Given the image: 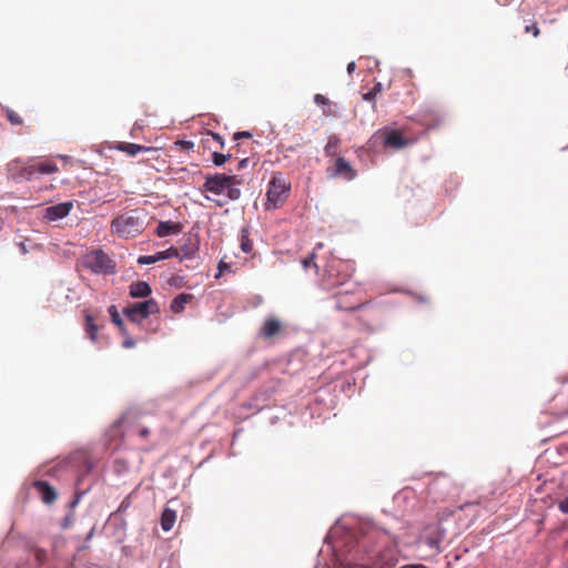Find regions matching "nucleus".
<instances>
[{
    "instance_id": "nucleus-1",
    "label": "nucleus",
    "mask_w": 568,
    "mask_h": 568,
    "mask_svg": "<svg viewBox=\"0 0 568 568\" xmlns=\"http://www.w3.org/2000/svg\"><path fill=\"white\" fill-rule=\"evenodd\" d=\"M339 519L325 536L333 551L335 568H395V546L388 545V532L371 523L339 527Z\"/></svg>"
},
{
    "instance_id": "nucleus-2",
    "label": "nucleus",
    "mask_w": 568,
    "mask_h": 568,
    "mask_svg": "<svg viewBox=\"0 0 568 568\" xmlns=\"http://www.w3.org/2000/svg\"><path fill=\"white\" fill-rule=\"evenodd\" d=\"M426 501L442 503L458 494V487L454 480L446 474H438L435 477H429L425 489Z\"/></svg>"
},
{
    "instance_id": "nucleus-3",
    "label": "nucleus",
    "mask_w": 568,
    "mask_h": 568,
    "mask_svg": "<svg viewBox=\"0 0 568 568\" xmlns=\"http://www.w3.org/2000/svg\"><path fill=\"white\" fill-rule=\"evenodd\" d=\"M145 214L140 210H130L112 221V231L120 237H135L144 231Z\"/></svg>"
},
{
    "instance_id": "nucleus-4",
    "label": "nucleus",
    "mask_w": 568,
    "mask_h": 568,
    "mask_svg": "<svg viewBox=\"0 0 568 568\" xmlns=\"http://www.w3.org/2000/svg\"><path fill=\"white\" fill-rule=\"evenodd\" d=\"M290 192V181L282 172H275L267 185L265 209L273 211L282 206Z\"/></svg>"
},
{
    "instance_id": "nucleus-5",
    "label": "nucleus",
    "mask_w": 568,
    "mask_h": 568,
    "mask_svg": "<svg viewBox=\"0 0 568 568\" xmlns=\"http://www.w3.org/2000/svg\"><path fill=\"white\" fill-rule=\"evenodd\" d=\"M447 537V528L445 520L439 519L437 523L426 525L419 532L417 542L420 547H426L434 554H439L443 549L442 542Z\"/></svg>"
},
{
    "instance_id": "nucleus-6",
    "label": "nucleus",
    "mask_w": 568,
    "mask_h": 568,
    "mask_svg": "<svg viewBox=\"0 0 568 568\" xmlns=\"http://www.w3.org/2000/svg\"><path fill=\"white\" fill-rule=\"evenodd\" d=\"M82 264L93 274L112 275L116 273L115 262L102 248L87 253L82 258Z\"/></svg>"
},
{
    "instance_id": "nucleus-7",
    "label": "nucleus",
    "mask_w": 568,
    "mask_h": 568,
    "mask_svg": "<svg viewBox=\"0 0 568 568\" xmlns=\"http://www.w3.org/2000/svg\"><path fill=\"white\" fill-rule=\"evenodd\" d=\"M122 313L130 322L140 324L150 315L160 313V305L153 297H150L124 307Z\"/></svg>"
},
{
    "instance_id": "nucleus-8",
    "label": "nucleus",
    "mask_w": 568,
    "mask_h": 568,
    "mask_svg": "<svg viewBox=\"0 0 568 568\" xmlns=\"http://www.w3.org/2000/svg\"><path fill=\"white\" fill-rule=\"evenodd\" d=\"M418 488L406 486L394 495V503L403 514L414 513L420 506Z\"/></svg>"
},
{
    "instance_id": "nucleus-9",
    "label": "nucleus",
    "mask_w": 568,
    "mask_h": 568,
    "mask_svg": "<svg viewBox=\"0 0 568 568\" xmlns=\"http://www.w3.org/2000/svg\"><path fill=\"white\" fill-rule=\"evenodd\" d=\"M276 389L274 386H266L258 389L248 400L242 403L239 407L240 413L244 410H252L251 415H255L258 412L267 407V403L274 396Z\"/></svg>"
},
{
    "instance_id": "nucleus-10",
    "label": "nucleus",
    "mask_w": 568,
    "mask_h": 568,
    "mask_svg": "<svg viewBox=\"0 0 568 568\" xmlns=\"http://www.w3.org/2000/svg\"><path fill=\"white\" fill-rule=\"evenodd\" d=\"M229 181L226 174L215 173L205 178L204 184L200 187L201 192H210L214 195H222L224 192L227 193Z\"/></svg>"
},
{
    "instance_id": "nucleus-11",
    "label": "nucleus",
    "mask_w": 568,
    "mask_h": 568,
    "mask_svg": "<svg viewBox=\"0 0 568 568\" xmlns=\"http://www.w3.org/2000/svg\"><path fill=\"white\" fill-rule=\"evenodd\" d=\"M72 207L73 203L71 201L50 205L44 209L43 217L50 222L60 221L69 215Z\"/></svg>"
},
{
    "instance_id": "nucleus-12",
    "label": "nucleus",
    "mask_w": 568,
    "mask_h": 568,
    "mask_svg": "<svg viewBox=\"0 0 568 568\" xmlns=\"http://www.w3.org/2000/svg\"><path fill=\"white\" fill-rule=\"evenodd\" d=\"M179 256V250L174 246H170L164 251H159L152 255H140L136 260L139 265H151L160 261H164L172 257Z\"/></svg>"
},
{
    "instance_id": "nucleus-13",
    "label": "nucleus",
    "mask_w": 568,
    "mask_h": 568,
    "mask_svg": "<svg viewBox=\"0 0 568 568\" xmlns=\"http://www.w3.org/2000/svg\"><path fill=\"white\" fill-rule=\"evenodd\" d=\"M313 400L325 408H333L336 403V397L332 394V386L326 385L316 389L313 395Z\"/></svg>"
},
{
    "instance_id": "nucleus-14",
    "label": "nucleus",
    "mask_w": 568,
    "mask_h": 568,
    "mask_svg": "<svg viewBox=\"0 0 568 568\" xmlns=\"http://www.w3.org/2000/svg\"><path fill=\"white\" fill-rule=\"evenodd\" d=\"M200 241L197 235H192L191 233L186 235L184 243L181 246L182 255L179 254L180 261L190 260L194 257L195 253L199 251Z\"/></svg>"
},
{
    "instance_id": "nucleus-15",
    "label": "nucleus",
    "mask_w": 568,
    "mask_h": 568,
    "mask_svg": "<svg viewBox=\"0 0 568 568\" xmlns=\"http://www.w3.org/2000/svg\"><path fill=\"white\" fill-rule=\"evenodd\" d=\"M182 230H183L182 223L173 222V221L169 220V221H160L155 229V233L159 237H166L170 235H178L182 232Z\"/></svg>"
},
{
    "instance_id": "nucleus-16",
    "label": "nucleus",
    "mask_w": 568,
    "mask_h": 568,
    "mask_svg": "<svg viewBox=\"0 0 568 568\" xmlns=\"http://www.w3.org/2000/svg\"><path fill=\"white\" fill-rule=\"evenodd\" d=\"M335 175L343 176L346 181H353L357 176V172L351 163L343 156L335 160Z\"/></svg>"
},
{
    "instance_id": "nucleus-17",
    "label": "nucleus",
    "mask_w": 568,
    "mask_h": 568,
    "mask_svg": "<svg viewBox=\"0 0 568 568\" xmlns=\"http://www.w3.org/2000/svg\"><path fill=\"white\" fill-rule=\"evenodd\" d=\"M33 485L41 495V499L44 504H51L57 499V491L48 481L36 480Z\"/></svg>"
},
{
    "instance_id": "nucleus-18",
    "label": "nucleus",
    "mask_w": 568,
    "mask_h": 568,
    "mask_svg": "<svg viewBox=\"0 0 568 568\" xmlns=\"http://www.w3.org/2000/svg\"><path fill=\"white\" fill-rule=\"evenodd\" d=\"M384 144L396 150L403 149L409 144V140L404 138L399 131L390 130L386 132Z\"/></svg>"
},
{
    "instance_id": "nucleus-19",
    "label": "nucleus",
    "mask_w": 568,
    "mask_h": 568,
    "mask_svg": "<svg viewBox=\"0 0 568 568\" xmlns=\"http://www.w3.org/2000/svg\"><path fill=\"white\" fill-rule=\"evenodd\" d=\"M129 294L132 298H146L152 294V287L146 281L133 282L129 286Z\"/></svg>"
},
{
    "instance_id": "nucleus-20",
    "label": "nucleus",
    "mask_w": 568,
    "mask_h": 568,
    "mask_svg": "<svg viewBox=\"0 0 568 568\" xmlns=\"http://www.w3.org/2000/svg\"><path fill=\"white\" fill-rule=\"evenodd\" d=\"M280 328L281 322L274 317H268L260 328V335L264 338H271L280 331Z\"/></svg>"
},
{
    "instance_id": "nucleus-21",
    "label": "nucleus",
    "mask_w": 568,
    "mask_h": 568,
    "mask_svg": "<svg viewBox=\"0 0 568 568\" xmlns=\"http://www.w3.org/2000/svg\"><path fill=\"white\" fill-rule=\"evenodd\" d=\"M118 151L128 153L131 156H134L141 152H150L154 150L151 146H144L136 143H130V142H120L116 148Z\"/></svg>"
},
{
    "instance_id": "nucleus-22",
    "label": "nucleus",
    "mask_w": 568,
    "mask_h": 568,
    "mask_svg": "<svg viewBox=\"0 0 568 568\" xmlns=\"http://www.w3.org/2000/svg\"><path fill=\"white\" fill-rule=\"evenodd\" d=\"M347 298H348V296L346 294L335 296L334 307L336 310L346 311V312H354V311H358L364 307V304H362V303H359V304L348 303L346 301Z\"/></svg>"
},
{
    "instance_id": "nucleus-23",
    "label": "nucleus",
    "mask_w": 568,
    "mask_h": 568,
    "mask_svg": "<svg viewBox=\"0 0 568 568\" xmlns=\"http://www.w3.org/2000/svg\"><path fill=\"white\" fill-rule=\"evenodd\" d=\"M230 179L229 181V190H227V201H237L241 197V189L239 185L241 184V180L237 175H226Z\"/></svg>"
},
{
    "instance_id": "nucleus-24",
    "label": "nucleus",
    "mask_w": 568,
    "mask_h": 568,
    "mask_svg": "<svg viewBox=\"0 0 568 568\" xmlns=\"http://www.w3.org/2000/svg\"><path fill=\"white\" fill-rule=\"evenodd\" d=\"M108 313L111 317V322L118 327L121 335L128 336V328H126L124 321L122 320L116 306L110 305L108 307Z\"/></svg>"
},
{
    "instance_id": "nucleus-25",
    "label": "nucleus",
    "mask_w": 568,
    "mask_h": 568,
    "mask_svg": "<svg viewBox=\"0 0 568 568\" xmlns=\"http://www.w3.org/2000/svg\"><path fill=\"white\" fill-rule=\"evenodd\" d=\"M176 520V513L175 510L169 508V507H165L161 514V528L163 531H170L173 526H174V523Z\"/></svg>"
},
{
    "instance_id": "nucleus-26",
    "label": "nucleus",
    "mask_w": 568,
    "mask_h": 568,
    "mask_svg": "<svg viewBox=\"0 0 568 568\" xmlns=\"http://www.w3.org/2000/svg\"><path fill=\"white\" fill-rule=\"evenodd\" d=\"M193 297L192 294L181 293L175 296L170 305V308L173 313L179 314L182 313L185 308V304Z\"/></svg>"
},
{
    "instance_id": "nucleus-27",
    "label": "nucleus",
    "mask_w": 568,
    "mask_h": 568,
    "mask_svg": "<svg viewBox=\"0 0 568 568\" xmlns=\"http://www.w3.org/2000/svg\"><path fill=\"white\" fill-rule=\"evenodd\" d=\"M94 467L95 464L90 458L84 457L78 468L79 475L77 485H79L83 480V478L94 469Z\"/></svg>"
},
{
    "instance_id": "nucleus-28",
    "label": "nucleus",
    "mask_w": 568,
    "mask_h": 568,
    "mask_svg": "<svg viewBox=\"0 0 568 568\" xmlns=\"http://www.w3.org/2000/svg\"><path fill=\"white\" fill-rule=\"evenodd\" d=\"M85 329L92 342L97 341L98 336V325L94 322V317L90 313H85Z\"/></svg>"
},
{
    "instance_id": "nucleus-29",
    "label": "nucleus",
    "mask_w": 568,
    "mask_h": 568,
    "mask_svg": "<svg viewBox=\"0 0 568 568\" xmlns=\"http://www.w3.org/2000/svg\"><path fill=\"white\" fill-rule=\"evenodd\" d=\"M383 91V84L382 82H376L373 88L363 94V100L371 102L373 106L376 105V95L377 93Z\"/></svg>"
},
{
    "instance_id": "nucleus-30",
    "label": "nucleus",
    "mask_w": 568,
    "mask_h": 568,
    "mask_svg": "<svg viewBox=\"0 0 568 568\" xmlns=\"http://www.w3.org/2000/svg\"><path fill=\"white\" fill-rule=\"evenodd\" d=\"M32 169L40 174H51L58 171V166L53 162H42L32 166Z\"/></svg>"
},
{
    "instance_id": "nucleus-31",
    "label": "nucleus",
    "mask_w": 568,
    "mask_h": 568,
    "mask_svg": "<svg viewBox=\"0 0 568 568\" xmlns=\"http://www.w3.org/2000/svg\"><path fill=\"white\" fill-rule=\"evenodd\" d=\"M240 240H241V250L244 253H251L253 250V244H252V241L250 240L248 231L246 229L241 230Z\"/></svg>"
},
{
    "instance_id": "nucleus-32",
    "label": "nucleus",
    "mask_w": 568,
    "mask_h": 568,
    "mask_svg": "<svg viewBox=\"0 0 568 568\" xmlns=\"http://www.w3.org/2000/svg\"><path fill=\"white\" fill-rule=\"evenodd\" d=\"M70 465V459L69 458H65L59 463H57L55 465L51 466L48 470H45V474L49 475V476H58V474L63 470V469H67Z\"/></svg>"
},
{
    "instance_id": "nucleus-33",
    "label": "nucleus",
    "mask_w": 568,
    "mask_h": 568,
    "mask_svg": "<svg viewBox=\"0 0 568 568\" xmlns=\"http://www.w3.org/2000/svg\"><path fill=\"white\" fill-rule=\"evenodd\" d=\"M231 158L230 153L223 154L216 151L212 153V162L215 166H223Z\"/></svg>"
},
{
    "instance_id": "nucleus-34",
    "label": "nucleus",
    "mask_w": 568,
    "mask_h": 568,
    "mask_svg": "<svg viewBox=\"0 0 568 568\" xmlns=\"http://www.w3.org/2000/svg\"><path fill=\"white\" fill-rule=\"evenodd\" d=\"M131 496L132 494H129L126 495L120 503V505L118 506L116 508V511L113 513L112 515H116V514H123L125 513L130 507H131Z\"/></svg>"
},
{
    "instance_id": "nucleus-35",
    "label": "nucleus",
    "mask_w": 568,
    "mask_h": 568,
    "mask_svg": "<svg viewBox=\"0 0 568 568\" xmlns=\"http://www.w3.org/2000/svg\"><path fill=\"white\" fill-rule=\"evenodd\" d=\"M7 118H8V121L14 125L22 124V122H23L22 118L9 108H7Z\"/></svg>"
},
{
    "instance_id": "nucleus-36",
    "label": "nucleus",
    "mask_w": 568,
    "mask_h": 568,
    "mask_svg": "<svg viewBox=\"0 0 568 568\" xmlns=\"http://www.w3.org/2000/svg\"><path fill=\"white\" fill-rule=\"evenodd\" d=\"M338 142H339V139H338L337 136L333 135V136L328 140L327 144L325 145V152H326V154H331V153H332V151L337 146V143H338Z\"/></svg>"
},
{
    "instance_id": "nucleus-37",
    "label": "nucleus",
    "mask_w": 568,
    "mask_h": 568,
    "mask_svg": "<svg viewBox=\"0 0 568 568\" xmlns=\"http://www.w3.org/2000/svg\"><path fill=\"white\" fill-rule=\"evenodd\" d=\"M223 272H233L232 271V267L229 263L224 262L223 260H221L219 262V265H217V274L215 275V277H220V275L223 273Z\"/></svg>"
},
{
    "instance_id": "nucleus-38",
    "label": "nucleus",
    "mask_w": 568,
    "mask_h": 568,
    "mask_svg": "<svg viewBox=\"0 0 568 568\" xmlns=\"http://www.w3.org/2000/svg\"><path fill=\"white\" fill-rule=\"evenodd\" d=\"M432 119H434L433 122H430L427 118L423 120V124L427 126L428 129H433L439 125L442 122L440 118L438 115H432Z\"/></svg>"
},
{
    "instance_id": "nucleus-39",
    "label": "nucleus",
    "mask_w": 568,
    "mask_h": 568,
    "mask_svg": "<svg viewBox=\"0 0 568 568\" xmlns=\"http://www.w3.org/2000/svg\"><path fill=\"white\" fill-rule=\"evenodd\" d=\"M315 253H311L307 257H305L303 261H302V265L305 270L310 268L311 266H314V267H317V265L315 264L314 262V258H315Z\"/></svg>"
},
{
    "instance_id": "nucleus-40",
    "label": "nucleus",
    "mask_w": 568,
    "mask_h": 568,
    "mask_svg": "<svg viewBox=\"0 0 568 568\" xmlns=\"http://www.w3.org/2000/svg\"><path fill=\"white\" fill-rule=\"evenodd\" d=\"M175 144L185 151H190L194 148V142L191 140H178Z\"/></svg>"
},
{
    "instance_id": "nucleus-41",
    "label": "nucleus",
    "mask_w": 568,
    "mask_h": 568,
    "mask_svg": "<svg viewBox=\"0 0 568 568\" xmlns=\"http://www.w3.org/2000/svg\"><path fill=\"white\" fill-rule=\"evenodd\" d=\"M206 134L211 135L212 139L221 145V148L225 146V140L220 133L210 130Z\"/></svg>"
},
{
    "instance_id": "nucleus-42",
    "label": "nucleus",
    "mask_w": 568,
    "mask_h": 568,
    "mask_svg": "<svg viewBox=\"0 0 568 568\" xmlns=\"http://www.w3.org/2000/svg\"><path fill=\"white\" fill-rule=\"evenodd\" d=\"M525 32L531 33L535 38H537L540 33V30H539L537 23L534 22V23L525 27Z\"/></svg>"
},
{
    "instance_id": "nucleus-43",
    "label": "nucleus",
    "mask_w": 568,
    "mask_h": 568,
    "mask_svg": "<svg viewBox=\"0 0 568 568\" xmlns=\"http://www.w3.org/2000/svg\"><path fill=\"white\" fill-rule=\"evenodd\" d=\"M314 102L317 104V105H326L328 104V99L326 97H324L323 94H320V93H316L314 95Z\"/></svg>"
},
{
    "instance_id": "nucleus-44",
    "label": "nucleus",
    "mask_w": 568,
    "mask_h": 568,
    "mask_svg": "<svg viewBox=\"0 0 568 568\" xmlns=\"http://www.w3.org/2000/svg\"><path fill=\"white\" fill-rule=\"evenodd\" d=\"M252 138V133L250 131H237L234 133L233 139L234 140H241V139H250Z\"/></svg>"
},
{
    "instance_id": "nucleus-45",
    "label": "nucleus",
    "mask_w": 568,
    "mask_h": 568,
    "mask_svg": "<svg viewBox=\"0 0 568 568\" xmlns=\"http://www.w3.org/2000/svg\"><path fill=\"white\" fill-rule=\"evenodd\" d=\"M558 508L562 514H568V496L559 500Z\"/></svg>"
},
{
    "instance_id": "nucleus-46",
    "label": "nucleus",
    "mask_w": 568,
    "mask_h": 568,
    "mask_svg": "<svg viewBox=\"0 0 568 568\" xmlns=\"http://www.w3.org/2000/svg\"><path fill=\"white\" fill-rule=\"evenodd\" d=\"M136 345V342L128 334L125 339L122 343L123 348H133Z\"/></svg>"
},
{
    "instance_id": "nucleus-47",
    "label": "nucleus",
    "mask_w": 568,
    "mask_h": 568,
    "mask_svg": "<svg viewBox=\"0 0 568 568\" xmlns=\"http://www.w3.org/2000/svg\"><path fill=\"white\" fill-rule=\"evenodd\" d=\"M85 493H87V490L77 493L74 495L73 499L70 501V507L74 508L80 503L81 498L83 497V495H85Z\"/></svg>"
},
{
    "instance_id": "nucleus-48",
    "label": "nucleus",
    "mask_w": 568,
    "mask_h": 568,
    "mask_svg": "<svg viewBox=\"0 0 568 568\" xmlns=\"http://www.w3.org/2000/svg\"><path fill=\"white\" fill-rule=\"evenodd\" d=\"M250 163V159L248 158H244L242 160H240V162L237 163V170H243L245 169Z\"/></svg>"
},
{
    "instance_id": "nucleus-49",
    "label": "nucleus",
    "mask_w": 568,
    "mask_h": 568,
    "mask_svg": "<svg viewBox=\"0 0 568 568\" xmlns=\"http://www.w3.org/2000/svg\"><path fill=\"white\" fill-rule=\"evenodd\" d=\"M356 69V63L355 61H351L347 67H346V71L348 74L353 73Z\"/></svg>"
},
{
    "instance_id": "nucleus-50",
    "label": "nucleus",
    "mask_w": 568,
    "mask_h": 568,
    "mask_svg": "<svg viewBox=\"0 0 568 568\" xmlns=\"http://www.w3.org/2000/svg\"><path fill=\"white\" fill-rule=\"evenodd\" d=\"M94 531H95L94 527H92V528L89 530V532L87 534V536H85V538H84V541H85V542H88V541H90V540L92 539V537L94 536Z\"/></svg>"
},
{
    "instance_id": "nucleus-51",
    "label": "nucleus",
    "mask_w": 568,
    "mask_h": 568,
    "mask_svg": "<svg viewBox=\"0 0 568 568\" xmlns=\"http://www.w3.org/2000/svg\"><path fill=\"white\" fill-rule=\"evenodd\" d=\"M19 248H20L21 254L24 255V254L28 253V248H27V246H26V244L23 242L19 243Z\"/></svg>"
},
{
    "instance_id": "nucleus-52",
    "label": "nucleus",
    "mask_w": 568,
    "mask_h": 568,
    "mask_svg": "<svg viewBox=\"0 0 568 568\" xmlns=\"http://www.w3.org/2000/svg\"><path fill=\"white\" fill-rule=\"evenodd\" d=\"M139 433H140V436H141V437H145V436H148V435H149L150 430H149V428H145V427H144V428L140 429V432H139Z\"/></svg>"
},
{
    "instance_id": "nucleus-53",
    "label": "nucleus",
    "mask_w": 568,
    "mask_h": 568,
    "mask_svg": "<svg viewBox=\"0 0 568 568\" xmlns=\"http://www.w3.org/2000/svg\"><path fill=\"white\" fill-rule=\"evenodd\" d=\"M159 568H171V561H162Z\"/></svg>"
},
{
    "instance_id": "nucleus-54",
    "label": "nucleus",
    "mask_w": 568,
    "mask_h": 568,
    "mask_svg": "<svg viewBox=\"0 0 568 568\" xmlns=\"http://www.w3.org/2000/svg\"><path fill=\"white\" fill-rule=\"evenodd\" d=\"M215 203L217 206H223L226 203V201L215 200Z\"/></svg>"
},
{
    "instance_id": "nucleus-55",
    "label": "nucleus",
    "mask_w": 568,
    "mask_h": 568,
    "mask_svg": "<svg viewBox=\"0 0 568 568\" xmlns=\"http://www.w3.org/2000/svg\"><path fill=\"white\" fill-rule=\"evenodd\" d=\"M64 520H65V523L63 524V527H67V526H68V524H67V523H69V516H67V517L64 518Z\"/></svg>"
},
{
    "instance_id": "nucleus-56",
    "label": "nucleus",
    "mask_w": 568,
    "mask_h": 568,
    "mask_svg": "<svg viewBox=\"0 0 568 568\" xmlns=\"http://www.w3.org/2000/svg\"><path fill=\"white\" fill-rule=\"evenodd\" d=\"M135 128H141V126H140V125H138V123H134L133 129H135Z\"/></svg>"
}]
</instances>
